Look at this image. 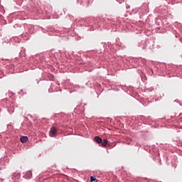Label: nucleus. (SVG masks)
<instances>
[{"mask_svg":"<svg viewBox=\"0 0 182 182\" xmlns=\"http://www.w3.org/2000/svg\"><path fill=\"white\" fill-rule=\"evenodd\" d=\"M28 136H23L20 138V141L21 143H26V141H28Z\"/></svg>","mask_w":182,"mask_h":182,"instance_id":"obj_2","label":"nucleus"},{"mask_svg":"<svg viewBox=\"0 0 182 182\" xmlns=\"http://www.w3.org/2000/svg\"><path fill=\"white\" fill-rule=\"evenodd\" d=\"M58 132V129L55 128V127H53L50 128L49 136L50 137H56V133Z\"/></svg>","mask_w":182,"mask_h":182,"instance_id":"obj_1","label":"nucleus"},{"mask_svg":"<svg viewBox=\"0 0 182 182\" xmlns=\"http://www.w3.org/2000/svg\"><path fill=\"white\" fill-rule=\"evenodd\" d=\"M90 181H91V182L96 181V178H95V177H93V176H91V177H90Z\"/></svg>","mask_w":182,"mask_h":182,"instance_id":"obj_5","label":"nucleus"},{"mask_svg":"<svg viewBox=\"0 0 182 182\" xmlns=\"http://www.w3.org/2000/svg\"><path fill=\"white\" fill-rule=\"evenodd\" d=\"M28 174L30 175V176L28 177V178H31V177H32V172L29 171Z\"/></svg>","mask_w":182,"mask_h":182,"instance_id":"obj_6","label":"nucleus"},{"mask_svg":"<svg viewBox=\"0 0 182 182\" xmlns=\"http://www.w3.org/2000/svg\"><path fill=\"white\" fill-rule=\"evenodd\" d=\"M101 143H102V146L103 147H106V146H107V144L109 143V141H107V139H104L102 140V142H101Z\"/></svg>","mask_w":182,"mask_h":182,"instance_id":"obj_4","label":"nucleus"},{"mask_svg":"<svg viewBox=\"0 0 182 182\" xmlns=\"http://www.w3.org/2000/svg\"><path fill=\"white\" fill-rule=\"evenodd\" d=\"M95 141L98 143V144H100V143H102L103 139H102V138H100V136H95Z\"/></svg>","mask_w":182,"mask_h":182,"instance_id":"obj_3","label":"nucleus"}]
</instances>
